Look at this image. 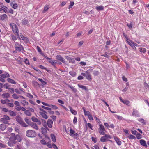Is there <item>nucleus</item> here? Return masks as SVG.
<instances>
[{
  "label": "nucleus",
  "mask_w": 149,
  "mask_h": 149,
  "mask_svg": "<svg viewBox=\"0 0 149 149\" xmlns=\"http://www.w3.org/2000/svg\"><path fill=\"white\" fill-rule=\"evenodd\" d=\"M1 8L3 9V12L6 13H8V8L6 6L4 5H2L1 6Z\"/></svg>",
  "instance_id": "22"
},
{
  "label": "nucleus",
  "mask_w": 149,
  "mask_h": 149,
  "mask_svg": "<svg viewBox=\"0 0 149 149\" xmlns=\"http://www.w3.org/2000/svg\"><path fill=\"white\" fill-rule=\"evenodd\" d=\"M114 138L118 145H120L121 144L122 142L119 138L116 136H114Z\"/></svg>",
  "instance_id": "14"
},
{
  "label": "nucleus",
  "mask_w": 149,
  "mask_h": 149,
  "mask_svg": "<svg viewBox=\"0 0 149 149\" xmlns=\"http://www.w3.org/2000/svg\"><path fill=\"white\" fill-rule=\"evenodd\" d=\"M87 74L86 76V78L89 81H91L92 80V78L91 77V75L88 71H86Z\"/></svg>",
  "instance_id": "21"
},
{
  "label": "nucleus",
  "mask_w": 149,
  "mask_h": 149,
  "mask_svg": "<svg viewBox=\"0 0 149 149\" xmlns=\"http://www.w3.org/2000/svg\"><path fill=\"white\" fill-rule=\"evenodd\" d=\"M78 86L79 88H82L83 90H85L86 91H87L88 90L87 88L85 86L82 85L80 84H78Z\"/></svg>",
  "instance_id": "33"
},
{
  "label": "nucleus",
  "mask_w": 149,
  "mask_h": 149,
  "mask_svg": "<svg viewBox=\"0 0 149 149\" xmlns=\"http://www.w3.org/2000/svg\"><path fill=\"white\" fill-rule=\"evenodd\" d=\"M94 118L95 119V120L97 123L99 125L100 124V123H101V121L97 117L95 116H94Z\"/></svg>",
  "instance_id": "49"
},
{
  "label": "nucleus",
  "mask_w": 149,
  "mask_h": 149,
  "mask_svg": "<svg viewBox=\"0 0 149 149\" xmlns=\"http://www.w3.org/2000/svg\"><path fill=\"white\" fill-rule=\"evenodd\" d=\"M104 136L102 137L100 139V141L102 142H104L108 141V139L112 138V137L109 134H105Z\"/></svg>",
  "instance_id": "3"
},
{
  "label": "nucleus",
  "mask_w": 149,
  "mask_h": 149,
  "mask_svg": "<svg viewBox=\"0 0 149 149\" xmlns=\"http://www.w3.org/2000/svg\"><path fill=\"white\" fill-rule=\"evenodd\" d=\"M139 51L141 52L144 53L146 52V49L144 48H139Z\"/></svg>",
  "instance_id": "45"
},
{
  "label": "nucleus",
  "mask_w": 149,
  "mask_h": 149,
  "mask_svg": "<svg viewBox=\"0 0 149 149\" xmlns=\"http://www.w3.org/2000/svg\"><path fill=\"white\" fill-rule=\"evenodd\" d=\"M66 59L69 61V62L74 63L75 60L73 58H71L69 56H66Z\"/></svg>",
  "instance_id": "23"
},
{
  "label": "nucleus",
  "mask_w": 149,
  "mask_h": 149,
  "mask_svg": "<svg viewBox=\"0 0 149 149\" xmlns=\"http://www.w3.org/2000/svg\"><path fill=\"white\" fill-rule=\"evenodd\" d=\"M13 8L14 9H16L18 7V5L16 3L14 4L12 6Z\"/></svg>",
  "instance_id": "64"
},
{
  "label": "nucleus",
  "mask_w": 149,
  "mask_h": 149,
  "mask_svg": "<svg viewBox=\"0 0 149 149\" xmlns=\"http://www.w3.org/2000/svg\"><path fill=\"white\" fill-rule=\"evenodd\" d=\"M32 120L34 122H37L38 124L39 125H41V122L38 119L36 118L35 117L33 116L32 117Z\"/></svg>",
  "instance_id": "10"
},
{
  "label": "nucleus",
  "mask_w": 149,
  "mask_h": 149,
  "mask_svg": "<svg viewBox=\"0 0 149 149\" xmlns=\"http://www.w3.org/2000/svg\"><path fill=\"white\" fill-rule=\"evenodd\" d=\"M68 87L69 88H70L74 92L76 93L77 92V90L76 88H74V86H72L70 85H68Z\"/></svg>",
  "instance_id": "35"
},
{
  "label": "nucleus",
  "mask_w": 149,
  "mask_h": 149,
  "mask_svg": "<svg viewBox=\"0 0 149 149\" xmlns=\"http://www.w3.org/2000/svg\"><path fill=\"white\" fill-rule=\"evenodd\" d=\"M82 109L83 110L85 116H88V115H89L90 114V112L89 111H86L85 108L84 107H83Z\"/></svg>",
  "instance_id": "41"
},
{
  "label": "nucleus",
  "mask_w": 149,
  "mask_h": 149,
  "mask_svg": "<svg viewBox=\"0 0 149 149\" xmlns=\"http://www.w3.org/2000/svg\"><path fill=\"white\" fill-rule=\"evenodd\" d=\"M136 138L138 139H140L142 138V135L138 133L136 134Z\"/></svg>",
  "instance_id": "57"
},
{
  "label": "nucleus",
  "mask_w": 149,
  "mask_h": 149,
  "mask_svg": "<svg viewBox=\"0 0 149 149\" xmlns=\"http://www.w3.org/2000/svg\"><path fill=\"white\" fill-rule=\"evenodd\" d=\"M74 4V2H73V1L70 2V4L69 5V7H68V8L69 9L71 8L73 6Z\"/></svg>",
  "instance_id": "59"
},
{
  "label": "nucleus",
  "mask_w": 149,
  "mask_h": 149,
  "mask_svg": "<svg viewBox=\"0 0 149 149\" xmlns=\"http://www.w3.org/2000/svg\"><path fill=\"white\" fill-rule=\"evenodd\" d=\"M51 137L52 141L54 142H55L56 141V137L54 134H52L50 135Z\"/></svg>",
  "instance_id": "39"
},
{
  "label": "nucleus",
  "mask_w": 149,
  "mask_h": 149,
  "mask_svg": "<svg viewBox=\"0 0 149 149\" xmlns=\"http://www.w3.org/2000/svg\"><path fill=\"white\" fill-rule=\"evenodd\" d=\"M70 134H75V131L74 130H73L71 128H70Z\"/></svg>",
  "instance_id": "62"
},
{
  "label": "nucleus",
  "mask_w": 149,
  "mask_h": 149,
  "mask_svg": "<svg viewBox=\"0 0 149 149\" xmlns=\"http://www.w3.org/2000/svg\"><path fill=\"white\" fill-rule=\"evenodd\" d=\"M10 26L12 28L13 31L16 35L18 34V29L17 26L14 23H11Z\"/></svg>",
  "instance_id": "4"
},
{
  "label": "nucleus",
  "mask_w": 149,
  "mask_h": 149,
  "mask_svg": "<svg viewBox=\"0 0 149 149\" xmlns=\"http://www.w3.org/2000/svg\"><path fill=\"white\" fill-rule=\"evenodd\" d=\"M32 83L34 87L36 88H38L40 87V84L36 81H33L32 82Z\"/></svg>",
  "instance_id": "16"
},
{
  "label": "nucleus",
  "mask_w": 149,
  "mask_h": 149,
  "mask_svg": "<svg viewBox=\"0 0 149 149\" xmlns=\"http://www.w3.org/2000/svg\"><path fill=\"white\" fill-rule=\"evenodd\" d=\"M1 96L3 98H8L10 97V94L8 93H6L4 94H3L1 95Z\"/></svg>",
  "instance_id": "32"
},
{
  "label": "nucleus",
  "mask_w": 149,
  "mask_h": 149,
  "mask_svg": "<svg viewBox=\"0 0 149 149\" xmlns=\"http://www.w3.org/2000/svg\"><path fill=\"white\" fill-rule=\"evenodd\" d=\"M41 107L42 108L48 111H50L51 110V109L50 108L46 107L43 105H42Z\"/></svg>",
  "instance_id": "56"
},
{
  "label": "nucleus",
  "mask_w": 149,
  "mask_h": 149,
  "mask_svg": "<svg viewBox=\"0 0 149 149\" xmlns=\"http://www.w3.org/2000/svg\"><path fill=\"white\" fill-rule=\"evenodd\" d=\"M17 140L19 142H20L22 139L20 135L17 134L15 135L14 134H12V136L9 138V141L8 142V145L10 147L13 146L16 143L15 141Z\"/></svg>",
  "instance_id": "1"
},
{
  "label": "nucleus",
  "mask_w": 149,
  "mask_h": 149,
  "mask_svg": "<svg viewBox=\"0 0 149 149\" xmlns=\"http://www.w3.org/2000/svg\"><path fill=\"white\" fill-rule=\"evenodd\" d=\"M29 22L28 20L25 18L24 19L22 22V24L24 25L27 24Z\"/></svg>",
  "instance_id": "30"
},
{
  "label": "nucleus",
  "mask_w": 149,
  "mask_h": 149,
  "mask_svg": "<svg viewBox=\"0 0 149 149\" xmlns=\"http://www.w3.org/2000/svg\"><path fill=\"white\" fill-rule=\"evenodd\" d=\"M56 58L57 60L61 61L65 64L67 65L68 64L67 62L65 60V59L61 55H57L56 56Z\"/></svg>",
  "instance_id": "8"
},
{
  "label": "nucleus",
  "mask_w": 149,
  "mask_h": 149,
  "mask_svg": "<svg viewBox=\"0 0 149 149\" xmlns=\"http://www.w3.org/2000/svg\"><path fill=\"white\" fill-rule=\"evenodd\" d=\"M133 112L132 113V115L136 117H139L140 116V113L139 111L136 109L133 108L132 109Z\"/></svg>",
  "instance_id": "9"
},
{
  "label": "nucleus",
  "mask_w": 149,
  "mask_h": 149,
  "mask_svg": "<svg viewBox=\"0 0 149 149\" xmlns=\"http://www.w3.org/2000/svg\"><path fill=\"white\" fill-rule=\"evenodd\" d=\"M0 76L5 79L9 77L10 75L8 73L5 72L3 74H1L0 75Z\"/></svg>",
  "instance_id": "19"
},
{
  "label": "nucleus",
  "mask_w": 149,
  "mask_h": 149,
  "mask_svg": "<svg viewBox=\"0 0 149 149\" xmlns=\"http://www.w3.org/2000/svg\"><path fill=\"white\" fill-rule=\"evenodd\" d=\"M69 107L70 108L71 112L72 114L74 115H76L77 114V113L76 110L72 109V107L70 106H69Z\"/></svg>",
  "instance_id": "28"
},
{
  "label": "nucleus",
  "mask_w": 149,
  "mask_h": 149,
  "mask_svg": "<svg viewBox=\"0 0 149 149\" xmlns=\"http://www.w3.org/2000/svg\"><path fill=\"white\" fill-rule=\"evenodd\" d=\"M128 44L131 47L134 49H135L136 47L134 46V42L130 40L129 41H127Z\"/></svg>",
  "instance_id": "15"
},
{
  "label": "nucleus",
  "mask_w": 149,
  "mask_h": 149,
  "mask_svg": "<svg viewBox=\"0 0 149 149\" xmlns=\"http://www.w3.org/2000/svg\"><path fill=\"white\" fill-rule=\"evenodd\" d=\"M20 124L23 127H27L28 126L23 121Z\"/></svg>",
  "instance_id": "55"
},
{
  "label": "nucleus",
  "mask_w": 149,
  "mask_h": 149,
  "mask_svg": "<svg viewBox=\"0 0 149 149\" xmlns=\"http://www.w3.org/2000/svg\"><path fill=\"white\" fill-rule=\"evenodd\" d=\"M14 47L15 48V50L16 51L23 52L24 51L23 47L20 44L17 42L15 43Z\"/></svg>",
  "instance_id": "2"
},
{
  "label": "nucleus",
  "mask_w": 149,
  "mask_h": 149,
  "mask_svg": "<svg viewBox=\"0 0 149 149\" xmlns=\"http://www.w3.org/2000/svg\"><path fill=\"white\" fill-rule=\"evenodd\" d=\"M41 120H42V122L43 124V126L44 127H45V128H46V127L47 128V125L46 124V121L45 120L43 119H41Z\"/></svg>",
  "instance_id": "51"
},
{
  "label": "nucleus",
  "mask_w": 149,
  "mask_h": 149,
  "mask_svg": "<svg viewBox=\"0 0 149 149\" xmlns=\"http://www.w3.org/2000/svg\"><path fill=\"white\" fill-rule=\"evenodd\" d=\"M127 25L130 29H132V28L133 23L131 22H130V24H127Z\"/></svg>",
  "instance_id": "50"
},
{
  "label": "nucleus",
  "mask_w": 149,
  "mask_h": 149,
  "mask_svg": "<svg viewBox=\"0 0 149 149\" xmlns=\"http://www.w3.org/2000/svg\"><path fill=\"white\" fill-rule=\"evenodd\" d=\"M8 113L11 116H15L16 115V113L12 111L9 110Z\"/></svg>",
  "instance_id": "38"
},
{
  "label": "nucleus",
  "mask_w": 149,
  "mask_h": 149,
  "mask_svg": "<svg viewBox=\"0 0 149 149\" xmlns=\"http://www.w3.org/2000/svg\"><path fill=\"white\" fill-rule=\"evenodd\" d=\"M139 142L141 145L144 146L146 148L148 146L146 143V142L144 140L141 139L140 140Z\"/></svg>",
  "instance_id": "18"
},
{
  "label": "nucleus",
  "mask_w": 149,
  "mask_h": 149,
  "mask_svg": "<svg viewBox=\"0 0 149 149\" xmlns=\"http://www.w3.org/2000/svg\"><path fill=\"white\" fill-rule=\"evenodd\" d=\"M6 128V125L4 124H1L0 125V129L2 131H4Z\"/></svg>",
  "instance_id": "37"
},
{
  "label": "nucleus",
  "mask_w": 149,
  "mask_h": 149,
  "mask_svg": "<svg viewBox=\"0 0 149 149\" xmlns=\"http://www.w3.org/2000/svg\"><path fill=\"white\" fill-rule=\"evenodd\" d=\"M7 80L8 82L10 83L14 84H16L15 81L11 79L8 78L7 79Z\"/></svg>",
  "instance_id": "31"
},
{
  "label": "nucleus",
  "mask_w": 149,
  "mask_h": 149,
  "mask_svg": "<svg viewBox=\"0 0 149 149\" xmlns=\"http://www.w3.org/2000/svg\"><path fill=\"white\" fill-rule=\"evenodd\" d=\"M1 102L4 104H7L8 103L10 102L9 100L6 99L5 100H1Z\"/></svg>",
  "instance_id": "27"
},
{
  "label": "nucleus",
  "mask_w": 149,
  "mask_h": 149,
  "mask_svg": "<svg viewBox=\"0 0 149 149\" xmlns=\"http://www.w3.org/2000/svg\"><path fill=\"white\" fill-rule=\"evenodd\" d=\"M49 62L54 67H55V65L57 63V61L53 59H49Z\"/></svg>",
  "instance_id": "17"
},
{
  "label": "nucleus",
  "mask_w": 149,
  "mask_h": 149,
  "mask_svg": "<svg viewBox=\"0 0 149 149\" xmlns=\"http://www.w3.org/2000/svg\"><path fill=\"white\" fill-rule=\"evenodd\" d=\"M25 121L29 125H30V123H31V122L30 120H29L28 118H25Z\"/></svg>",
  "instance_id": "46"
},
{
  "label": "nucleus",
  "mask_w": 149,
  "mask_h": 149,
  "mask_svg": "<svg viewBox=\"0 0 149 149\" xmlns=\"http://www.w3.org/2000/svg\"><path fill=\"white\" fill-rule=\"evenodd\" d=\"M70 135L71 136H72L75 138H77L79 136V134L76 133L74 134H70Z\"/></svg>",
  "instance_id": "53"
},
{
  "label": "nucleus",
  "mask_w": 149,
  "mask_h": 149,
  "mask_svg": "<svg viewBox=\"0 0 149 149\" xmlns=\"http://www.w3.org/2000/svg\"><path fill=\"white\" fill-rule=\"evenodd\" d=\"M10 120V118L7 115L3 116L0 119V121L6 124L8 123V121Z\"/></svg>",
  "instance_id": "6"
},
{
  "label": "nucleus",
  "mask_w": 149,
  "mask_h": 149,
  "mask_svg": "<svg viewBox=\"0 0 149 149\" xmlns=\"http://www.w3.org/2000/svg\"><path fill=\"white\" fill-rule=\"evenodd\" d=\"M20 102H21V103L24 106H27L28 104V102L24 100H21L20 101Z\"/></svg>",
  "instance_id": "29"
},
{
  "label": "nucleus",
  "mask_w": 149,
  "mask_h": 149,
  "mask_svg": "<svg viewBox=\"0 0 149 149\" xmlns=\"http://www.w3.org/2000/svg\"><path fill=\"white\" fill-rule=\"evenodd\" d=\"M138 120L142 123L143 125H145L146 123L144 120L143 118H139L138 119Z\"/></svg>",
  "instance_id": "43"
},
{
  "label": "nucleus",
  "mask_w": 149,
  "mask_h": 149,
  "mask_svg": "<svg viewBox=\"0 0 149 149\" xmlns=\"http://www.w3.org/2000/svg\"><path fill=\"white\" fill-rule=\"evenodd\" d=\"M42 132L43 134H45L47 133V129L45 128L42 127L41 128Z\"/></svg>",
  "instance_id": "42"
},
{
  "label": "nucleus",
  "mask_w": 149,
  "mask_h": 149,
  "mask_svg": "<svg viewBox=\"0 0 149 149\" xmlns=\"http://www.w3.org/2000/svg\"><path fill=\"white\" fill-rule=\"evenodd\" d=\"M38 80L39 81L41 82L42 85L43 86H44L45 85L47 84V82H45L43 80L39 78L38 79Z\"/></svg>",
  "instance_id": "40"
},
{
  "label": "nucleus",
  "mask_w": 149,
  "mask_h": 149,
  "mask_svg": "<svg viewBox=\"0 0 149 149\" xmlns=\"http://www.w3.org/2000/svg\"><path fill=\"white\" fill-rule=\"evenodd\" d=\"M16 120L20 124L23 121L22 118L19 116H17L16 117Z\"/></svg>",
  "instance_id": "26"
},
{
  "label": "nucleus",
  "mask_w": 149,
  "mask_h": 149,
  "mask_svg": "<svg viewBox=\"0 0 149 149\" xmlns=\"http://www.w3.org/2000/svg\"><path fill=\"white\" fill-rule=\"evenodd\" d=\"M98 131L100 135H104L105 134V129L104 126L102 124L99 125Z\"/></svg>",
  "instance_id": "7"
},
{
  "label": "nucleus",
  "mask_w": 149,
  "mask_h": 149,
  "mask_svg": "<svg viewBox=\"0 0 149 149\" xmlns=\"http://www.w3.org/2000/svg\"><path fill=\"white\" fill-rule=\"evenodd\" d=\"M12 96L15 99H17L19 98H20L21 99H25V98L23 96L21 95H17V94H13Z\"/></svg>",
  "instance_id": "13"
},
{
  "label": "nucleus",
  "mask_w": 149,
  "mask_h": 149,
  "mask_svg": "<svg viewBox=\"0 0 149 149\" xmlns=\"http://www.w3.org/2000/svg\"><path fill=\"white\" fill-rule=\"evenodd\" d=\"M7 15L5 14L0 15V20L3 21L7 18Z\"/></svg>",
  "instance_id": "20"
},
{
  "label": "nucleus",
  "mask_w": 149,
  "mask_h": 149,
  "mask_svg": "<svg viewBox=\"0 0 149 149\" xmlns=\"http://www.w3.org/2000/svg\"><path fill=\"white\" fill-rule=\"evenodd\" d=\"M99 73V72L97 71H94L93 72V74L95 76H97Z\"/></svg>",
  "instance_id": "63"
},
{
  "label": "nucleus",
  "mask_w": 149,
  "mask_h": 149,
  "mask_svg": "<svg viewBox=\"0 0 149 149\" xmlns=\"http://www.w3.org/2000/svg\"><path fill=\"white\" fill-rule=\"evenodd\" d=\"M24 113L28 116H30L31 115V112L29 111L28 110L25 111H24Z\"/></svg>",
  "instance_id": "47"
},
{
  "label": "nucleus",
  "mask_w": 149,
  "mask_h": 149,
  "mask_svg": "<svg viewBox=\"0 0 149 149\" xmlns=\"http://www.w3.org/2000/svg\"><path fill=\"white\" fill-rule=\"evenodd\" d=\"M87 126H88V127L89 128L91 129L92 130H93V126L91 123H88L86 125V127L87 128Z\"/></svg>",
  "instance_id": "44"
},
{
  "label": "nucleus",
  "mask_w": 149,
  "mask_h": 149,
  "mask_svg": "<svg viewBox=\"0 0 149 149\" xmlns=\"http://www.w3.org/2000/svg\"><path fill=\"white\" fill-rule=\"evenodd\" d=\"M43 113L42 112H40L39 114L41 115L42 117L45 119H47L48 118V116L45 113Z\"/></svg>",
  "instance_id": "24"
},
{
  "label": "nucleus",
  "mask_w": 149,
  "mask_h": 149,
  "mask_svg": "<svg viewBox=\"0 0 149 149\" xmlns=\"http://www.w3.org/2000/svg\"><path fill=\"white\" fill-rule=\"evenodd\" d=\"M129 139H135L136 138V137L132 134H130L128 136Z\"/></svg>",
  "instance_id": "61"
},
{
  "label": "nucleus",
  "mask_w": 149,
  "mask_h": 149,
  "mask_svg": "<svg viewBox=\"0 0 149 149\" xmlns=\"http://www.w3.org/2000/svg\"><path fill=\"white\" fill-rule=\"evenodd\" d=\"M33 128L35 129L38 130V127L37 125L34 122H31L30 123V125Z\"/></svg>",
  "instance_id": "12"
},
{
  "label": "nucleus",
  "mask_w": 149,
  "mask_h": 149,
  "mask_svg": "<svg viewBox=\"0 0 149 149\" xmlns=\"http://www.w3.org/2000/svg\"><path fill=\"white\" fill-rule=\"evenodd\" d=\"M69 73V74L73 77L75 76L76 74V73L73 71H70Z\"/></svg>",
  "instance_id": "52"
},
{
  "label": "nucleus",
  "mask_w": 149,
  "mask_h": 149,
  "mask_svg": "<svg viewBox=\"0 0 149 149\" xmlns=\"http://www.w3.org/2000/svg\"><path fill=\"white\" fill-rule=\"evenodd\" d=\"M107 53L106 52H105V53L104 54L102 55L101 56H102L106 57L108 58H109L110 56L109 55H107Z\"/></svg>",
  "instance_id": "60"
},
{
  "label": "nucleus",
  "mask_w": 149,
  "mask_h": 149,
  "mask_svg": "<svg viewBox=\"0 0 149 149\" xmlns=\"http://www.w3.org/2000/svg\"><path fill=\"white\" fill-rule=\"evenodd\" d=\"M104 8L102 6L100 5L98 6H96L95 9L97 11H102L104 9Z\"/></svg>",
  "instance_id": "25"
},
{
  "label": "nucleus",
  "mask_w": 149,
  "mask_h": 149,
  "mask_svg": "<svg viewBox=\"0 0 149 149\" xmlns=\"http://www.w3.org/2000/svg\"><path fill=\"white\" fill-rule=\"evenodd\" d=\"M26 96L29 98H32L33 97V95L29 93H26Z\"/></svg>",
  "instance_id": "58"
},
{
  "label": "nucleus",
  "mask_w": 149,
  "mask_h": 149,
  "mask_svg": "<svg viewBox=\"0 0 149 149\" xmlns=\"http://www.w3.org/2000/svg\"><path fill=\"white\" fill-rule=\"evenodd\" d=\"M47 123V126L49 128H51L52 127V125L53 124V122L51 119H48Z\"/></svg>",
  "instance_id": "11"
},
{
  "label": "nucleus",
  "mask_w": 149,
  "mask_h": 149,
  "mask_svg": "<svg viewBox=\"0 0 149 149\" xmlns=\"http://www.w3.org/2000/svg\"><path fill=\"white\" fill-rule=\"evenodd\" d=\"M36 49L40 53V54H43V53H42V51L39 46H37L36 47Z\"/></svg>",
  "instance_id": "54"
},
{
  "label": "nucleus",
  "mask_w": 149,
  "mask_h": 149,
  "mask_svg": "<svg viewBox=\"0 0 149 149\" xmlns=\"http://www.w3.org/2000/svg\"><path fill=\"white\" fill-rule=\"evenodd\" d=\"M68 87L69 88H70L74 92L76 93L77 92V90L76 88H74V86H72L70 85H68Z\"/></svg>",
  "instance_id": "36"
},
{
  "label": "nucleus",
  "mask_w": 149,
  "mask_h": 149,
  "mask_svg": "<svg viewBox=\"0 0 149 149\" xmlns=\"http://www.w3.org/2000/svg\"><path fill=\"white\" fill-rule=\"evenodd\" d=\"M68 87L69 88H70L74 92L76 93L77 92V90L76 88H74V86H72L70 85H68Z\"/></svg>",
  "instance_id": "34"
},
{
  "label": "nucleus",
  "mask_w": 149,
  "mask_h": 149,
  "mask_svg": "<svg viewBox=\"0 0 149 149\" xmlns=\"http://www.w3.org/2000/svg\"><path fill=\"white\" fill-rule=\"evenodd\" d=\"M26 136L30 137H34L36 136V132L35 131L33 130H29L26 132Z\"/></svg>",
  "instance_id": "5"
},
{
  "label": "nucleus",
  "mask_w": 149,
  "mask_h": 149,
  "mask_svg": "<svg viewBox=\"0 0 149 149\" xmlns=\"http://www.w3.org/2000/svg\"><path fill=\"white\" fill-rule=\"evenodd\" d=\"M49 107H52V109L55 110L57 109H58V107L56 105H54L49 104Z\"/></svg>",
  "instance_id": "48"
}]
</instances>
